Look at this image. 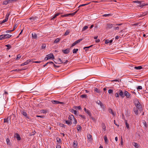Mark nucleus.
<instances>
[{"label":"nucleus","instance_id":"f257e3e1","mask_svg":"<svg viewBox=\"0 0 148 148\" xmlns=\"http://www.w3.org/2000/svg\"><path fill=\"white\" fill-rule=\"evenodd\" d=\"M133 2L136 3V5L137 6L141 8L145 6L148 5V4H145L143 3V1H133Z\"/></svg>","mask_w":148,"mask_h":148},{"label":"nucleus","instance_id":"f03ea898","mask_svg":"<svg viewBox=\"0 0 148 148\" xmlns=\"http://www.w3.org/2000/svg\"><path fill=\"white\" fill-rule=\"evenodd\" d=\"M135 106L139 110L142 111V106L138 100H136L134 102Z\"/></svg>","mask_w":148,"mask_h":148},{"label":"nucleus","instance_id":"7ed1b4c3","mask_svg":"<svg viewBox=\"0 0 148 148\" xmlns=\"http://www.w3.org/2000/svg\"><path fill=\"white\" fill-rule=\"evenodd\" d=\"M12 35L9 34H4L0 36V40H2L10 38Z\"/></svg>","mask_w":148,"mask_h":148},{"label":"nucleus","instance_id":"20e7f679","mask_svg":"<svg viewBox=\"0 0 148 148\" xmlns=\"http://www.w3.org/2000/svg\"><path fill=\"white\" fill-rule=\"evenodd\" d=\"M21 114L25 117L29 119H31L30 117L27 115V113L25 112L24 110H22L21 111Z\"/></svg>","mask_w":148,"mask_h":148},{"label":"nucleus","instance_id":"39448f33","mask_svg":"<svg viewBox=\"0 0 148 148\" xmlns=\"http://www.w3.org/2000/svg\"><path fill=\"white\" fill-rule=\"evenodd\" d=\"M54 58V56L53 53H50L47 55L46 56L45 58V60H47L51 58L53 59Z\"/></svg>","mask_w":148,"mask_h":148},{"label":"nucleus","instance_id":"423d86ee","mask_svg":"<svg viewBox=\"0 0 148 148\" xmlns=\"http://www.w3.org/2000/svg\"><path fill=\"white\" fill-rule=\"evenodd\" d=\"M124 97L125 96L127 98H131V94H130L127 91L124 90Z\"/></svg>","mask_w":148,"mask_h":148},{"label":"nucleus","instance_id":"0eeeda50","mask_svg":"<svg viewBox=\"0 0 148 148\" xmlns=\"http://www.w3.org/2000/svg\"><path fill=\"white\" fill-rule=\"evenodd\" d=\"M31 62V60H28L26 62H25L24 63H22L21 64V66H23L29 63V62Z\"/></svg>","mask_w":148,"mask_h":148},{"label":"nucleus","instance_id":"6e6552de","mask_svg":"<svg viewBox=\"0 0 148 148\" xmlns=\"http://www.w3.org/2000/svg\"><path fill=\"white\" fill-rule=\"evenodd\" d=\"M62 51L64 54H68L70 51V49L69 48H67L65 50H62Z\"/></svg>","mask_w":148,"mask_h":148},{"label":"nucleus","instance_id":"1a4fd4ad","mask_svg":"<svg viewBox=\"0 0 148 148\" xmlns=\"http://www.w3.org/2000/svg\"><path fill=\"white\" fill-rule=\"evenodd\" d=\"M51 102L54 104H57L58 103H60V104H63V102H59V101H56V100H52L51 101Z\"/></svg>","mask_w":148,"mask_h":148},{"label":"nucleus","instance_id":"9d476101","mask_svg":"<svg viewBox=\"0 0 148 148\" xmlns=\"http://www.w3.org/2000/svg\"><path fill=\"white\" fill-rule=\"evenodd\" d=\"M118 93H119V94L120 96L122 97V98H123L124 97V92H123L122 91V90H119Z\"/></svg>","mask_w":148,"mask_h":148},{"label":"nucleus","instance_id":"9b49d317","mask_svg":"<svg viewBox=\"0 0 148 148\" xmlns=\"http://www.w3.org/2000/svg\"><path fill=\"white\" fill-rule=\"evenodd\" d=\"M113 26V25L111 23L107 24L106 25V28L107 29H110Z\"/></svg>","mask_w":148,"mask_h":148},{"label":"nucleus","instance_id":"f8f14e48","mask_svg":"<svg viewBox=\"0 0 148 148\" xmlns=\"http://www.w3.org/2000/svg\"><path fill=\"white\" fill-rule=\"evenodd\" d=\"M68 118L69 121H72V122L73 121V119H74V117L73 115H69V116Z\"/></svg>","mask_w":148,"mask_h":148},{"label":"nucleus","instance_id":"ddd939ff","mask_svg":"<svg viewBox=\"0 0 148 148\" xmlns=\"http://www.w3.org/2000/svg\"><path fill=\"white\" fill-rule=\"evenodd\" d=\"M15 137L16 138L17 140H21V138L18 134L17 133H16L15 134Z\"/></svg>","mask_w":148,"mask_h":148},{"label":"nucleus","instance_id":"4468645a","mask_svg":"<svg viewBox=\"0 0 148 148\" xmlns=\"http://www.w3.org/2000/svg\"><path fill=\"white\" fill-rule=\"evenodd\" d=\"M104 140L105 143L106 144H107L109 142L106 136H104Z\"/></svg>","mask_w":148,"mask_h":148},{"label":"nucleus","instance_id":"2eb2a0df","mask_svg":"<svg viewBox=\"0 0 148 148\" xmlns=\"http://www.w3.org/2000/svg\"><path fill=\"white\" fill-rule=\"evenodd\" d=\"M138 109L137 108L135 107L134 108H133V110L135 114L136 115H137L138 114Z\"/></svg>","mask_w":148,"mask_h":148},{"label":"nucleus","instance_id":"dca6fc26","mask_svg":"<svg viewBox=\"0 0 148 148\" xmlns=\"http://www.w3.org/2000/svg\"><path fill=\"white\" fill-rule=\"evenodd\" d=\"M73 145L74 148H77V141H74L73 143Z\"/></svg>","mask_w":148,"mask_h":148},{"label":"nucleus","instance_id":"f3484780","mask_svg":"<svg viewBox=\"0 0 148 148\" xmlns=\"http://www.w3.org/2000/svg\"><path fill=\"white\" fill-rule=\"evenodd\" d=\"M32 37L33 38L36 39L37 37L36 34L35 33H32Z\"/></svg>","mask_w":148,"mask_h":148},{"label":"nucleus","instance_id":"a211bd4d","mask_svg":"<svg viewBox=\"0 0 148 148\" xmlns=\"http://www.w3.org/2000/svg\"><path fill=\"white\" fill-rule=\"evenodd\" d=\"M75 110H74V109H71V110L70 111L73 113L74 114H75L77 115V111Z\"/></svg>","mask_w":148,"mask_h":148},{"label":"nucleus","instance_id":"6ab92c4d","mask_svg":"<svg viewBox=\"0 0 148 148\" xmlns=\"http://www.w3.org/2000/svg\"><path fill=\"white\" fill-rule=\"evenodd\" d=\"M92 136H91L90 134H88L87 138H88V140L89 141H91L92 140Z\"/></svg>","mask_w":148,"mask_h":148},{"label":"nucleus","instance_id":"aec40b11","mask_svg":"<svg viewBox=\"0 0 148 148\" xmlns=\"http://www.w3.org/2000/svg\"><path fill=\"white\" fill-rule=\"evenodd\" d=\"M65 123L68 125H71L72 124V121H70L69 120H65Z\"/></svg>","mask_w":148,"mask_h":148},{"label":"nucleus","instance_id":"412c9836","mask_svg":"<svg viewBox=\"0 0 148 148\" xmlns=\"http://www.w3.org/2000/svg\"><path fill=\"white\" fill-rule=\"evenodd\" d=\"M109 112L113 116H114L115 115V114L112 111V109H110L109 110Z\"/></svg>","mask_w":148,"mask_h":148},{"label":"nucleus","instance_id":"4be33fe9","mask_svg":"<svg viewBox=\"0 0 148 148\" xmlns=\"http://www.w3.org/2000/svg\"><path fill=\"white\" fill-rule=\"evenodd\" d=\"M6 141L7 145H10L11 143L9 139L8 138L6 139Z\"/></svg>","mask_w":148,"mask_h":148},{"label":"nucleus","instance_id":"5701e85b","mask_svg":"<svg viewBox=\"0 0 148 148\" xmlns=\"http://www.w3.org/2000/svg\"><path fill=\"white\" fill-rule=\"evenodd\" d=\"M10 118L8 117L7 118L5 119H4V123L7 122V123H8L9 121H10Z\"/></svg>","mask_w":148,"mask_h":148},{"label":"nucleus","instance_id":"b1692460","mask_svg":"<svg viewBox=\"0 0 148 148\" xmlns=\"http://www.w3.org/2000/svg\"><path fill=\"white\" fill-rule=\"evenodd\" d=\"M113 40H106L105 41V43L106 44H108V43H110L111 44Z\"/></svg>","mask_w":148,"mask_h":148},{"label":"nucleus","instance_id":"393cba45","mask_svg":"<svg viewBox=\"0 0 148 148\" xmlns=\"http://www.w3.org/2000/svg\"><path fill=\"white\" fill-rule=\"evenodd\" d=\"M60 38H57L55 39V40L54 41V43L55 44L57 43L60 40Z\"/></svg>","mask_w":148,"mask_h":148},{"label":"nucleus","instance_id":"a878e982","mask_svg":"<svg viewBox=\"0 0 148 148\" xmlns=\"http://www.w3.org/2000/svg\"><path fill=\"white\" fill-rule=\"evenodd\" d=\"M125 123L126 126L127 128L128 129H129L130 128L129 124L127 122V121L126 120H125Z\"/></svg>","mask_w":148,"mask_h":148},{"label":"nucleus","instance_id":"bb28decb","mask_svg":"<svg viewBox=\"0 0 148 148\" xmlns=\"http://www.w3.org/2000/svg\"><path fill=\"white\" fill-rule=\"evenodd\" d=\"M86 113L88 114L89 117L91 116H92L91 113L90 111L89 110L86 111Z\"/></svg>","mask_w":148,"mask_h":148},{"label":"nucleus","instance_id":"cd10ccee","mask_svg":"<svg viewBox=\"0 0 148 148\" xmlns=\"http://www.w3.org/2000/svg\"><path fill=\"white\" fill-rule=\"evenodd\" d=\"M132 145H133L136 148H138V144L135 142H133Z\"/></svg>","mask_w":148,"mask_h":148},{"label":"nucleus","instance_id":"c85d7f7f","mask_svg":"<svg viewBox=\"0 0 148 148\" xmlns=\"http://www.w3.org/2000/svg\"><path fill=\"white\" fill-rule=\"evenodd\" d=\"M60 14V13H57L56 14H55L53 17L52 18V19H54L56 16H58Z\"/></svg>","mask_w":148,"mask_h":148},{"label":"nucleus","instance_id":"c756f323","mask_svg":"<svg viewBox=\"0 0 148 148\" xmlns=\"http://www.w3.org/2000/svg\"><path fill=\"white\" fill-rule=\"evenodd\" d=\"M73 109L75 110H77V109L78 110H80L81 109V107L79 106H74L73 107Z\"/></svg>","mask_w":148,"mask_h":148},{"label":"nucleus","instance_id":"7c9ffc66","mask_svg":"<svg viewBox=\"0 0 148 148\" xmlns=\"http://www.w3.org/2000/svg\"><path fill=\"white\" fill-rule=\"evenodd\" d=\"M112 14H104L103 15V16L104 17H108L109 16H111Z\"/></svg>","mask_w":148,"mask_h":148},{"label":"nucleus","instance_id":"2f4dec72","mask_svg":"<svg viewBox=\"0 0 148 148\" xmlns=\"http://www.w3.org/2000/svg\"><path fill=\"white\" fill-rule=\"evenodd\" d=\"M8 19L5 18V19H4L1 22V23H0V24H2L3 23H4L7 22L8 21Z\"/></svg>","mask_w":148,"mask_h":148},{"label":"nucleus","instance_id":"473e14b6","mask_svg":"<svg viewBox=\"0 0 148 148\" xmlns=\"http://www.w3.org/2000/svg\"><path fill=\"white\" fill-rule=\"evenodd\" d=\"M78 49H74L73 50V53H76L78 51Z\"/></svg>","mask_w":148,"mask_h":148},{"label":"nucleus","instance_id":"72a5a7b5","mask_svg":"<svg viewBox=\"0 0 148 148\" xmlns=\"http://www.w3.org/2000/svg\"><path fill=\"white\" fill-rule=\"evenodd\" d=\"M134 69L137 70H140L142 69V67L141 66H139L138 67H135Z\"/></svg>","mask_w":148,"mask_h":148},{"label":"nucleus","instance_id":"f704fd0d","mask_svg":"<svg viewBox=\"0 0 148 148\" xmlns=\"http://www.w3.org/2000/svg\"><path fill=\"white\" fill-rule=\"evenodd\" d=\"M5 46L8 47L7 48V50H9L11 47V46L10 44L6 45Z\"/></svg>","mask_w":148,"mask_h":148},{"label":"nucleus","instance_id":"c9c22d12","mask_svg":"<svg viewBox=\"0 0 148 148\" xmlns=\"http://www.w3.org/2000/svg\"><path fill=\"white\" fill-rule=\"evenodd\" d=\"M88 28V26H85L82 28V31H84Z\"/></svg>","mask_w":148,"mask_h":148},{"label":"nucleus","instance_id":"e433bc0d","mask_svg":"<svg viewBox=\"0 0 148 148\" xmlns=\"http://www.w3.org/2000/svg\"><path fill=\"white\" fill-rule=\"evenodd\" d=\"M82 40V39H80L76 41L75 42L76 44H77L78 43L80 42Z\"/></svg>","mask_w":148,"mask_h":148},{"label":"nucleus","instance_id":"4c0bfd02","mask_svg":"<svg viewBox=\"0 0 148 148\" xmlns=\"http://www.w3.org/2000/svg\"><path fill=\"white\" fill-rule=\"evenodd\" d=\"M147 14V13L146 12H145L143 13H142L141 14H140V16H145Z\"/></svg>","mask_w":148,"mask_h":148},{"label":"nucleus","instance_id":"58836bf2","mask_svg":"<svg viewBox=\"0 0 148 148\" xmlns=\"http://www.w3.org/2000/svg\"><path fill=\"white\" fill-rule=\"evenodd\" d=\"M56 140H57V142H58V143H61V139L57 137L56 138Z\"/></svg>","mask_w":148,"mask_h":148},{"label":"nucleus","instance_id":"ea45409f","mask_svg":"<svg viewBox=\"0 0 148 148\" xmlns=\"http://www.w3.org/2000/svg\"><path fill=\"white\" fill-rule=\"evenodd\" d=\"M70 15V14H65L63 15H61V16L62 17H67L69 16Z\"/></svg>","mask_w":148,"mask_h":148},{"label":"nucleus","instance_id":"a19ab883","mask_svg":"<svg viewBox=\"0 0 148 148\" xmlns=\"http://www.w3.org/2000/svg\"><path fill=\"white\" fill-rule=\"evenodd\" d=\"M102 128L103 129L104 131H105L106 130V126L104 124H102Z\"/></svg>","mask_w":148,"mask_h":148},{"label":"nucleus","instance_id":"79ce46f5","mask_svg":"<svg viewBox=\"0 0 148 148\" xmlns=\"http://www.w3.org/2000/svg\"><path fill=\"white\" fill-rule=\"evenodd\" d=\"M94 91L95 92L99 93L100 92V91L98 90L97 88H95L94 89Z\"/></svg>","mask_w":148,"mask_h":148},{"label":"nucleus","instance_id":"37998d69","mask_svg":"<svg viewBox=\"0 0 148 148\" xmlns=\"http://www.w3.org/2000/svg\"><path fill=\"white\" fill-rule=\"evenodd\" d=\"M17 26L18 24H17L15 23L14 25L13 29L12 30V31H13L14 30L16 29V27H17Z\"/></svg>","mask_w":148,"mask_h":148},{"label":"nucleus","instance_id":"c03bdc74","mask_svg":"<svg viewBox=\"0 0 148 148\" xmlns=\"http://www.w3.org/2000/svg\"><path fill=\"white\" fill-rule=\"evenodd\" d=\"M10 13H7V14L6 15L5 17V18H6L8 19L9 17V16H10Z\"/></svg>","mask_w":148,"mask_h":148},{"label":"nucleus","instance_id":"a18cd8bd","mask_svg":"<svg viewBox=\"0 0 148 148\" xmlns=\"http://www.w3.org/2000/svg\"><path fill=\"white\" fill-rule=\"evenodd\" d=\"M69 32H70L69 31V30H66L65 33L64 34V35L65 36L69 34Z\"/></svg>","mask_w":148,"mask_h":148},{"label":"nucleus","instance_id":"49530a36","mask_svg":"<svg viewBox=\"0 0 148 148\" xmlns=\"http://www.w3.org/2000/svg\"><path fill=\"white\" fill-rule=\"evenodd\" d=\"M58 62H59V64H61L63 63L62 61L60 58H58Z\"/></svg>","mask_w":148,"mask_h":148},{"label":"nucleus","instance_id":"de8ad7c7","mask_svg":"<svg viewBox=\"0 0 148 148\" xmlns=\"http://www.w3.org/2000/svg\"><path fill=\"white\" fill-rule=\"evenodd\" d=\"M21 56H20V55H18L16 58V60H18L19 59L21 58Z\"/></svg>","mask_w":148,"mask_h":148},{"label":"nucleus","instance_id":"09e8293b","mask_svg":"<svg viewBox=\"0 0 148 148\" xmlns=\"http://www.w3.org/2000/svg\"><path fill=\"white\" fill-rule=\"evenodd\" d=\"M93 46V45H92L89 46L85 47L83 49H88L92 47Z\"/></svg>","mask_w":148,"mask_h":148},{"label":"nucleus","instance_id":"8fccbe9b","mask_svg":"<svg viewBox=\"0 0 148 148\" xmlns=\"http://www.w3.org/2000/svg\"><path fill=\"white\" fill-rule=\"evenodd\" d=\"M8 3V2L7 1V0L3 2V5H6Z\"/></svg>","mask_w":148,"mask_h":148},{"label":"nucleus","instance_id":"3c124183","mask_svg":"<svg viewBox=\"0 0 148 148\" xmlns=\"http://www.w3.org/2000/svg\"><path fill=\"white\" fill-rule=\"evenodd\" d=\"M81 127L79 125H78V127H77V130L78 131H79L81 130Z\"/></svg>","mask_w":148,"mask_h":148},{"label":"nucleus","instance_id":"603ef678","mask_svg":"<svg viewBox=\"0 0 148 148\" xmlns=\"http://www.w3.org/2000/svg\"><path fill=\"white\" fill-rule=\"evenodd\" d=\"M101 102L99 100H97L96 101V103L99 105L100 104L101 105Z\"/></svg>","mask_w":148,"mask_h":148},{"label":"nucleus","instance_id":"864d4df0","mask_svg":"<svg viewBox=\"0 0 148 148\" xmlns=\"http://www.w3.org/2000/svg\"><path fill=\"white\" fill-rule=\"evenodd\" d=\"M142 89V86H138L137 88V89L138 90H141Z\"/></svg>","mask_w":148,"mask_h":148},{"label":"nucleus","instance_id":"5fc2aeb1","mask_svg":"<svg viewBox=\"0 0 148 148\" xmlns=\"http://www.w3.org/2000/svg\"><path fill=\"white\" fill-rule=\"evenodd\" d=\"M40 112L42 113H46V111L44 110H40Z\"/></svg>","mask_w":148,"mask_h":148},{"label":"nucleus","instance_id":"6e6d98bb","mask_svg":"<svg viewBox=\"0 0 148 148\" xmlns=\"http://www.w3.org/2000/svg\"><path fill=\"white\" fill-rule=\"evenodd\" d=\"M73 121H74L72 123H73L74 124H76L77 123V120L75 118L74 119H73Z\"/></svg>","mask_w":148,"mask_h":148},{"label":"nucleus","instance_id":"4d7b16f0","mask_svg":"<svg viewBox=\"0 0 148 148\" xmlns=\"http://www.w3.org/2000/svg\"><path fill=\"white\" fill-rule=\"evenodd\" d=\"M113 92L112 90L111 89H109L108 90V92L109 94L112 93Z\"/></svg>","mask_w":148,"mask_h":148},{"label":"nucleus","instance_id":"13d9d810","mask_svg":"<svg viewBox=\"0 0 148 148\" xmlns=\"http://www.w3.org/2000/svg\"><path fill=\"white\" fill-rule=\"evenodd\" d=\"M87 97V95H82L81 96L82 98H86Z\"/></svg>","mask_w":148,"mask_h":148},{"label":"nucleus","instance_id":"bf43d9fd","mask_svg":"<svg viewBox=\"0 0 148 148\" xmlns=\"http://www.w3.org/2000/svg\"><path fill=\"white\" fill-rule=\"evenodd\" d=\"M46 47V45L45 44H42V49H44Z\"/></svg>","mask_w":148,"mask_h":148},{"label":"nucleus","instance_id":"052dcab7","mask_svg":"<svg viewBox=\"0 0 148 148\" xmlns=\"http://www.w3.org/2000/svg\"><path fill=\"white\" fill-rule=\"evenodd\" d=\"M90 117L93 120V121L95 122L96 120L95 118L92 117V116H90Z\"/></svg>","mask_w":148,"mask_h":148},{"label":"nucleus","instance_id":"680f3d73","mask_svg":"<svg viewBox=\"0 0 148 148\" xmlns=\"http://www.w3.org/2000/svg\"><path fill=\"white\" fill-rule=\"evenodd\" d=\"M119 93L118 94V92H116L115 94V96L116 97H119Z\"/></svg>","mask_w":148,"mask_h":148},{"label":"nucleus","instance_id":"e2e57ef3","mask_svg":"<svg viewBox=\"0 0 148 148\" xmlns=\"http://www.w3.org/2000/svg\"><path fill=\"white\" fill-rule=\"evenodd\" d=\"M114 29L115 30H118L119 29V27H114Z\"/></svg>","mask_w":148,"mask_h":148},{"label":"nucleus","instance_id":"0e129e2a","mask_svg":"<svg viewBox=\"0 0 148 148\" xmlns=\"http://www.w3.org/2000/svg\"><path fill=\"white\" fill-rule=\"evenodd\" d=\"M77 12V11L75 12L69 14L70 15L73 16Z\"/></svg>","mask_w":148,"mask_h":148},{"label":"nucleus","instance_id":"69168bd1","mask_svg":"<svg viewBox=\"0 0 148 148\" xmlns=\"http://www.w3.org/2000/svg\"><path fill=\"white\" fill-rule=\"evenodd\" d=\"M68 61L67 60H64L63 61H62L63 63H63L64 64H66L67 62H68Z\"/></svg>","mask_w":148,"mask_h":148},{"label":"nucleus","instance_id":"338daca9","mask_svg":"<svg viewBox=\"0 0 148 148\" xmlns=\"http://www.w3.org/2000/svg\"><path fill=\"white\" fill-rule=\"evenodd\" d=\"M56 148H61V147L59 145L57 144L56 146Z\"/></svg>","mask_w":148,"mask_h":148},{"label":"nucleus","instance_id":"774afa93","mask_svg":"<svg viewBox=\"0 0 148 148\" xmlns=\"http://www.w3.org/2000/svg\"><path fill=\"white\" fill-rule=\"evenodd\" d=\"M29 19L31 20L32 21H33L35 20L34 18L30 17L29 18Z\"/></svg>","mask_w":148,"mask_h":148}]
</instances>
